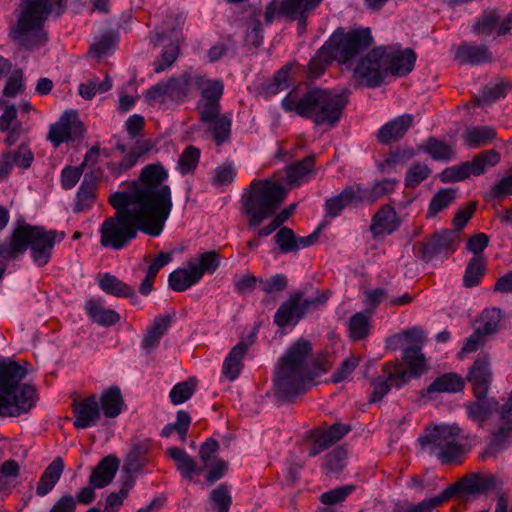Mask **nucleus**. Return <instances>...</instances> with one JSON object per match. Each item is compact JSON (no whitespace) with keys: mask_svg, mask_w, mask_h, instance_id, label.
<instances>
[{"mask_svg":"<svg viewBox=\"0 0 512 512\" xmlns=\"http://www.w3.org/2000/svg\"><path fill=\"white\" fill-rule=\"evenodd\" d=\"M321 1L322 0H283L277 2L273 0L266 7L264 13L265 22L270 24L275 14L278 12L292 20H297L300 30L303 31L306 28L308 13L313 11Z\"/></svg>","mask_w":512,"mask_h":512,"instance_id":"nucleus-15","label":"nucleus"},{"mask_svg":"<svg viewBox=\"0 0 512 512\" xmlns=\"http://www.w3.org/2000/svg\"><path fill=\"white\" fill-rule=\"evenodd\" d=\"M457 189L455 188H442L431 199L429 208L426 214L427 218L435 217L439 212L446 209L455 199Z\"/></svg>","mask_w":512,"mask_h":512,"instance_id":"nucleus-44","label":"nucleus"},{"mask_svg":"<svg viewBox=\"0 0 512 512\" xmlns=\"http://www.w3.org/2000/svg\"><path fill=\"white\" fill-rule=\"evenodd\" d=\"M492 482H454L440 494L422 500L417 504L406 503L397 505L394 512H432L433 509L442 506L450 499L456 498L461 502H467L470 495L485 493Z\"/></svg>","mask_w":512,"mask_h":512,"instance_id":"nucleus-10","label":"nucleus"},{"mask_svg":"<svg viewBox=\"0 0 512 512\" xmlns=\"http://www.w3.org/2000/svg\"><path fill=\"white\" fill-rule=\"evenodd\" d=\"M496 138V131L490 126H475L467 128L463 133L465 144L470 148H477L492 142Z\"/></svg>","mask_w":512,"mask_h":512,"instance_id":"nucleus-33","label":"nucleus"},{"mask_svg":"<svg viewBox=\"0 0 512 512\" xmlns=\"http://www.w3.org/2000/svg\"><path fill=\"white\" fill-rule=\"evenodd\" d=\"M209 502L215 512H230L233 503L230 487L225 483L218 485L210 492Z\"/></svg>","mask_w":512,"mask_h":512,"instance_id":"nucleus-43","label":"nucleus"},{"mask_svg":"<svg viewBox=\"0 0 512 512\" xmlns=\"http://www.w3.org/2000/svg\"><path fill=\"white\" fill-rule=\"evenodd\" d=\"M200 157V150L192 145L185 148L178 160V169L183 175L192 172Z\"/></svg>","mask_w":512,"mask_h":512,"instance_id":"nucleus-58","label":"nucleus"},{"mask_svg":"<svg viewBox=\"0 0 512 512\" xmlns=\"http://www.w3.org/2000/svg\"><path fill=\"white\" fill-rule=\"evenodd\" d=\"M149 449V441H142L133 445L122 466V472L125 474L126 480L141 475V472L148 465Z\"/></svg>","mask_w":512,"mask_h":512,"instance_id":"nucleus-24","label":"nucleus"},{"mask_svg":"<svg viewBox=\"0 0 512 512\" xmlns=\"http://www.w3.org/2000/svg\"><path fill=\"white\" fill-rule=\"evenodd\" d=\"M369 316L363 312L353 315L349 321V335L354 341L361 340L369 332Z\"/></svg>","mask_w":512,"mask_h":512,"instance_id":"nucleus-55","label":"nucleus"},{"mask_svg":"<svg viewBox=\"0 0 512 512\" xmlns=\"http://www.w3.org/2000/svg\"><path fill=\"white\" fill-rule=\"evenodd\" d=\"M199 281V275L194 272L192 267L189 269L179 268L171 272L168 278L169 287L178 292L190 288Z\"/></svg>","mask_w":512,"mask_h":512,"instance_id":"nucleus-39","label":"nucleus"},{"mask_svg":"<svg viewBox=\"0 0 512 512\" xmlns=\"http://www.w3.org/2000/svg\"><path fill=\"white\" fill-rule=\"evenodd\" d=\"M281 253L297 252L295 233L291 228L281 227L274 236Z\"/></svg>","mask_w":512,"mask_h":512,"instance_id":"nucleus-60","label":"nucleus"},{"mask_svg":"<svg viewBox=\"0 0 512 512\" xmlns=\"http://www.w3.org/2000/svg\"><path fill=\"white\" fill-rule=\"evenodd\" d=\"M373 43L370 28H357L345 32L337 28L329 39L318 49L308 64L310 77L317 78L335 60L340 64L353 61Z\"/></svg>","mask_w":512,"mask_h":512,"instance_id":"nucleus-4","label":"nucleus"},{"mask_svg":"<svg viewBox=\"0 0 512 512\" xmlns=\"http://www.w3.org/2000/svg\"><path fill=\"white\" fill-rule=\"evenodd\" d=\"M415 155L412 148H399L379 164L381 172H390L397 165H404Z\"/></svg>","mask_w":512,"mask_h":512,"instance_id":"nucleus-52","label":"nucleus"},{"mask_svg":"<svg viewBox=\"0 0 512 512\" xmlns=\"http://www.w3.org/2000/svg\"><path fill=\"white\" fill-rule=\"evenodd\" d=\"M498 402L494 399H477L467 405V414L473 421L483 423L497 410Z\"/></svg>","mask_w":512,"mask_h":512,"instance_id":"nucleus-37","label":"nucleus"},{"mask_svg":"<svg viewBox=\"0 0 512 512\" xmlns=\"http://www.w3.org/2000/svg\"><path fill=\"white\" fill-rule=\"evenodd\" d=\"M191 83V76L188 73H183L178 78H171L167 81L168 96L172 100L184 99L189 90Z\"/></svg>","mask_w":512,"mask_h":512,"instance_id":"nucleus-54","label":"nucleus"},{"mask_svg":"<svg viewBox=\"0 0 512 512\" xmlns=\"http://www.w3.org/2000/svg\"><path fill=\"white\" fill-rule=\"evenodd\" d=\"M133 482H124V485L118 492L110 493L105 499L103 512H118L128 497Z\"/></svg>","mask_w":512,"mask_h":512,"instance_id":"nucleus-56","label":"nucleus"},{"mask_svg":"<svg viewBox=\"0 0 512 512\" xmlns=\"http://www.w3.org/2000/svg\"><path fill=\"white\" fill-rule=\"evenodd\" d=\"M197 387V380L193 377L186 381L179 382L171 389L169 398L174 405H178L189 400Z\"/></svg>","mask_w":512,"mask_h":512,"instance_id":"nucleus-49","label":"nucleus"},{"mask_svg":"<svg viewBox=\"0 0 512 512\" xmlns=\"http://www.w3.org/2000/svg\"><path fill=\"white\" fill-rule=\"evenodd\" d=\"M346 458L347 450L342 446L336 447L327 454L322 465L325 475L327 477L336 476L345 467Z\"/></svg>","mask_w":512,"mask_h":512,"instance_id":"nucleus-47","label":"nucleus"},{"mask_svg":"<svg viewBox=\"0 0 512 512\" xmlns=\"http://www.w3.org/2000/svg\"><path fill=\"white\" fill-rule=\"evenodd\" d=\"M500 17L495 10L484 11L473 25V31L478 35L489 36L499 23Z\"/></svg>","mask_w":512,"mask_h":512,"instance_id":"nucleus-53","label":"nucleus"},{"mask_svg":"<svg viewBox=\"0 0 512 512\" xmlns=\"http://www.w3.org/2000/svg\"><path fill=\"white\" fill-rule=\"evenodd\" d=\"M355 490L354 485H343L321 494L320 502L324 505H335L346 500Z\"/></svg>","mask_w":512,"mask_h":512,"instance_id":"nucleus-59","label":"nucleus"},{"mask_svg":"<svg viewBox=\"0 0 512 512\" xmlns=\"http://www.w3.org/2000/svg\"><path fill=\"white\" fill-rule=\"evenodd\" d=\"M72 410L75 418L73 424L77 429L94 426L101 417L99 402L95 394L82 399H74Z\"/></svg>","mask_w":512,"mask_h":512,"instance_id":"nucleus-21","label":"nucleus"},{"mask_svg":"<svg viewBox=\"0 0 512 512\" xmlns=\"http://www.w3.org/2000/svg\"><path fill=\"white\" fill-rule=\"evenodd\" d=\"M420 149L433 160L449 161L455 156L453 145L436 137H429Z\"/></svg>","mask_w":512,"mask_h":512,"instance_id":"nucleus-32","label":"nucleus"},{"mask_svg":"<svg viewBox=\"0 0 512 512\" xmlns=\"http://www.w3.org/2000/svg\"><path fill=\"white\" fill-rule=\"evenodd\" d=\"M512 442V393L507 402L502 406L499 427L493 433V438L487 449L482 453V458H495Z\"/></svg>","mask_w":512,"mask_h":512,"instance_id":"nucleus-18","label":"nucleus"},{"mask_svg":"<svg viewBox=\"0 0 512 512\" xmlns=\"http://www.w3.org/2000/svg\"><path fill=\"white\" fill-rule=\"evenodd\" d=\"M431 173L430 168L421 163H416L412 165L406 173L405 176V185L408 188L417 187L422 181L427 179Z\"/></svg>","mask_w":512,"mask_h":512,"instance_id":"nucleus-62","label":"nucleus"},{"mask_svg":"<svg viewBox=\"0 0 512 512\" xmlns=\"http://www.w3.org/2000/svg\"><path fill=\"white\" fill-rule=\"evenodd\" d=\"M371 385L373 386V392L370 395L369 402L376 403L381 401L383 397L389 393L391 385H394V383L388 379L387 375L383 372V376L374 379Z\"/></svg>","mask_w":512,"mask_h":512,"instance_id":"nucleus-64","label":"nucleus"},{"mask_svg":"<svg viewBox=\"0 0 512 512\" xmlns=\"http://www.w3.org/2000/svg\"><path fill=\"white\" fill-rule=\"evenodd\" d=\"M85 308L91 319L99 325L111 326L120 319L116 311L106 309L99 301L90 300L86 303Z\"/></svg>","mask_w":512,"mask_h":512,"instance_id":"nucleus-36","label":"nucleus"},{"mask_svg":"<svg viewBox=\"0 0 512 512\" xmlns=\"http://www.w3.org/2000/svg\"><path fill=\"white\" fill-rule=\"evenodd\" d=\"M454 60L460 65H482L493 61V53L485 44L462 42L454 55Z\"/></svg>","mask_w":512,"mask_h":512,"instance_id":"nucleus-23","label":"nucleus"},{"mask_svg":"<svg viewBox=\"0 0 512 512\" xmlns=\"http://www.w3.org/2000/svg\"><path fill=\"white\" fill-rule=\"evenodd\" d=\"M195 86L200 91V99L196 104L199 122L206 125L217 145L226 142L231 132V119L221 113L220 100L224 91V84L220 79H208L205 76H196Z\"/></svg>","mask_w":512,"mask_h":512,"instance_id":"nucleus-5","label":"nucleus"},{"mask_svg":"<svg viewBox=\"0 0 512 512\" xmlns=\"http://www.w3.org/2000/svg\"><path fill=\"white\" fill-rule=\"evenodd\" d=\"M94 199L95 192L93 184H88L84 181L77 193V202L75 204L74 211L78 213L89 208Z\"/></svg>","mask_w":512,"mask_h":512,"instance_id":"nucleus-63","label":"nucleus"},{"mask_svg":"<svg viewBox=\"0 0 512 512\" xmlns=\"http://www.w3.org/2000/svg\"><path fill=\"white\" fill-rule=\"evenodd\" d=\"M64 238L62 231H48L43 226L18 223L10 236V260H15L30 248L34 263L43 267L50 261L55 243Z\"/></svg>","mask_w":512,"mask_h":512,"instance_id":"nucleus-7","label":"nucleus"},{"mask_svg":"<svg viewBox=\"0 0 512 512\" xmlns=\"http://www.w3.org/2000/svg\"><path fill=\"white\" fill-rule=\"evenodd\" d=\"M460 429L457 426L440 425L427 427L418 442L423 450L436 456L442 464H456L461 462L464 454L463 445L458 443L457 437Z\"/></svg>","mask_w":512,"mask_h":512,"instance_id":"nucleus-9","label":"nucleus"},{"mask_svg":"<svg viewBox=\"0 0 512 512\" xmlns=\"http://www.w3.org/2000/svg\"><path fill=\"white\" fill-rule=\"evenodd\" d=\"M348 104L344 93L313 88L302 95L297 90L291 91L282 101L285 111L296 112L299 116L311 119L316 125L334 127L342 117Z\"/></svg>","mask_w":512,"mask_h":512,"instance_id":"nucleus-3","label":"nucleus"},{"mask_svg":"<svg viewBox=\"0 0 512 512\" xmlns=\"http://www.w3.org/2000/svg\"><path fill=\"white\" fill-rule=\"evenodd\" d=\"M383 48L385 50L383 57L385 58L388 73L402 77L408 75L413 70L416 54L412 49L406 48L401 50L392 46Z\"/></svg>","mask_w":512,"mask_h":512,"instance_id":"nucleus-20","label":"nucleus"},{"mask_svg":"<svg viewBox=\"0 0 512 512\" xmlns=\"http://www.w3.org/2000/svg\"><path fill=\"white\" fill-rule=\"evenodd\" d=\"M179 45L176 42H171L163 48L160 58L154 61V71L156 73L163 72L166 68L171 66L179 55Z\"/></svg>","mask_w":512,"mask_h":512,"instance_id":"nucleus-57","label":"nucleus"},{"mask_svg":"<svg viewBox=\"0 0 512 512\" xmlns=\"http://www.w3.org/2000/svg\"><path fill=\"white\" fill-rule=\"evenodd\" d=\"M315 155H309L303 160L297 161L287 168V183L298 185L314 170Z\"/></svg>","mask_w":512,"mask_h":512,"instance_id":"nucleus-40","label":"nucleus"},{"mask_svg":"<svg viewBox=\"0 0 512 512\" xmlns=\"http://www.w3.org/2000/svg\"><path fill=\"white\" fill-rule=\"evenodd\" d=\"M192 418L185 410H179L176 413V422L167 424L161 431V436L168 438L173 432L179 435L181 442L186 441L187 432L189 430Z\"/></svg>","mask_w":512,"mask_h":512,"instance_id":"nucleus-46","label":"nucleus"},{"mask_svg":"<svg viewBox=\"0 0 512 512\" xmlns=\"http://www.w3.org/2000/svg\"><path fill=\"white\" fill-rule=\"evenodd\" d=\"M171 325V317L163 315L156 317L152 326L147 330V333L142 340V348L146 353L153 351L160 342L161 337L166 333Z\"/></svg>","mask_w":512,"mask_h":512,"instance_id":"nucleus-30","label":"nucleus"},{"mask_svg":"<svg viewBox=\"0 0 512 512\" xmlns=\"http://www.w3.org/2000/svg\"><path fill=\"white\" fill-rule=\"evenodd\" d=\"M486 272V259L484 256H474L468 262L463 276V284L471 288L480 283Z\"/></svg>","mask_w":512,"mask_h":512,"instance_id":"nucleus-42","label":"nucleus"},{"mask_svg":"<svg viewBox=\"0 0 512 512\" xmlns=\"http://www.w3.org/2000/svg\"><path fill=\"white\" fill-rule=\"evenodd\" d=\"M383 53H385L384 48L377 47L360 59L354 70V77L360 84L375 88L383 82L388 75Z\"/></svg>","mask_w":512,"mask_h":512,"instance_id":"nucleus-14","label":"nucleus"},{"mask_svg":"<svg viewBox=\"0 0 512 512\" xmlns=\"http://www.w3.org/2000/svg\"><path fill=\"white\" fill-rule=\"evenodd\" d=\"M397 183L398 181L396 179H384L376 182L371 189H364L360 185H357L360 201L372 204L393 192Z\"/></svg>","mask_w":512,"mask_h":512,"instance_id":"nucleus-34","label":"nucleus"},{"mask_svg":"<svg viewBox=\"0 0 512 512\" xmlns=\"http://www.w3.org/2000/svg\"><path fill=\"white\" fill-rule=\"evenodd\" d=\"M459 238L458 230L443 229L435 232L427 242L417 243L418 255L423 261L429 262L443 252L453 253Z\"/></svg>","mask_w":512,"mask_h":512,"instance_id":"nucleus-17","label":"nucleus"},{"mask_svg":"<svg viewBox=\"0 0 512 512\" xmlns=\"http://www.w3.org/2000/svg\"><path fill=\"white\" fill-rule=\"evenodd\" d=\"M120 466V460L115 455H108L92 469L88 480H113Z\"/></svg>","mask_w":512,"mask_h":512,"instance_id":"nucleus-41","label":"nucleus"},{"mask_svg":"<svg viewBox=\"0 0 512 512\" xmlns=\"http://www.w3.org/2000/svg\"><path fill=\"white\" fill-rule=\"evenodd\" d=\"M99 286L105 293L116 297H133L135 295L132 287L109 273L101 276Z\"/></svg>","mask_w":512,"mask_h":512,"instance_id":"nucleus-38","label":"nucleus"},{"mask_svg":"<svg viewBox=\"0 0 512 512\" xmlns=\"http://www.w3.org/2000/svg\"><path fill=\"white\" fill-rule=\"evenodd\" d=\"M220 255L216 251H208L199 255V264L189 262L188 266L192 267L194 272L199 275V279L203 277L205 272L213 273L220 265Z\"/></svg>","mask_w":512,"mask_h":512,"instance_id":"nucleus-50","label":"nucleus"},{"mask_svg":"<svg viewBox=\"0 0 512 512\" xmlns=\"http://www.w3.org/2000/svg\"><path fill=\"white\" fill-rule=\"evenodd\" d=\"M167 454L176 462L183 477H191L196 471V463L184 450L172 447L167 450Z\"/></svg>","mask_w":512,"mask_h":512,"instance_id":"nucleus-51","label":"nucleus"},{"mask_svg":"<svg viewBox=\"0 0 512 512\" xmlns=\"http://www.w3.org/2000/svg\"><path fill=\"white\" fill-rule=\"evenodd\" d=\"M248 348L249 343L243 341L239 342L231 349L225 358L222 373L230 381H233L238 377L243 367L242 359L247 353Z\"/></svg>","mask_w":512,"mask_h":512,"instance_id":"nucleus-29","label":"nucleus"},{"mask_svg":"<svg viewBox=\"0 0 512 512\" xmlns=\"http://www.w3.org/2000/svg\"><path fill=\"white\" fill-rule=\"evenodd\" d=\"M402 360L403 362H387L382 367V371L397 389H400L411 378H419L428 371L425 355L419 346L405 348Z\"/></svg>","mask_w":512,"mask_h":512,"instance_id":"nucleus-11","label":"nucleus"},{"mask_svg":"<svg viewBox=\"0 0 512 512\" xmlns=\"http://www.w3.org/2000/svg\"><path fill=\"white\" fill-rule=\"evenodd\" d=\"M0 399L2 417H18L35 406L37 391L33 385L20 382L11 394L0 395Z\"/></svg>","mask_w":512,"mask_h":512,"instance_id":"nucleus-16","label":"nucleus"},{"mask_svg":"<svg viewBox=\"0 0 512 512\" xmlns=\"http://www.w3.org/2000/svg\"><path fill=\"white\" fill-rule=\"evenodd\" d=\"M414 118L411 114H403L383 125L377 133L379 143L388 145L402 139L412 126Z\"/></svg>","mask_w":512,"mask_h":512,"instance_id":"nucleus-25","label":"nucleus"},{"mask_svg":"<svg viewBox=\"0 0 512 512\" xmlns=\"http://www.w3.org/2000/svg\"><path fill=\"white\" fill-rule=\"evenodd\" d=\"M168 172L162 164L145 166L138 180L129 184L127 192L109 197L115 214L100 228V243L105 248L120 250L137 237L138 231L159 236L172 209L171 189L163 183Z\"/></svg>","mask_w":512,"mask_h":512,"instance_id":"nucleus-1","label":"nucleus"},{"mask_svg":"<svg viewBox=\"0 0 512 512\" xmlns=\"http://www.w3.org/2000/svg\"><path fill=\"white\" fill-rule=\"evenodd\" d=\"M287 189L270 179L254 180L241 198V212L249 229L272 217L287 196Z\"/></svg>","mask_w":512,"mask_h":512,"instance_id":"nucleus-6","label":"nucleus"},{"mask_svg":"<svg viewBox=\"0 0 512 512\" xmlns=\"http://www.w3.org/2000/svg\"><path fill=\"white\" fill-rule=\"evenodd\" d=\"M118 40L119 36L117 32L107 30L101 34L100 39L91 46L90 50L100 58L113 48Z\"/></svg>","mask_w":512,"mask_h":512,"instance_id":"nucleus-61","label":"nucleus"},{"mask_svg":"<svg viewBox=\"0 0 512 512\" xmlns=\"http://www.w3.org/2000/svg\"><path fill=\"white\" fill-rule=\"evenodd\" d=\"M399 226L397 215L393 207L390 205H383L373 216L370 226L371 232L374 236L384 233H392Z\"/></svg>","mask_w":512,"mask_h":512,"instance_id":"nucleus-27","label":"nucleus"},{"mask_svg":"<svg viewBox=\"0 0 512 512\" xmlns=\"http://www.w3.org/2000/svg\"><path fill=\"white\" fill-rule=\"evenodd\" d=\"M304 291H297L283 302L274 315V323L284 328L289 324L295 325L309 310L324 305L330 291H317L315 297L304 298Z\"/></svg>","mask_w":512,"mask_h":512,"instance_id":"nucleus-12","label":"nucleus"},{"mask_svg":"<svg viewBox=\"0 0 512 512\" xmlns=\"http://www.w3.org/2000/svg\"><path fill=\"white\" fill-rule=\"evenodd\" d=\"M500 161V153L496 150H486L478 153L471 161L463 162L446 168L440 174L443 183L463 181L470 176H480L484 174L489 167H494Z\"/></svg>","mask_w":512,"mask_h":512,"instance_id":"nucleus-13","label":"nucleus"},{"mask_svg":"<svg viewBox=\"0 0 512 512\" xmlns=\"http://www.w3.org/2000/svg\"><path fill=\"white\" fill-rule=\"evenodd\" d=\"M328 369V362L314 359L311 343L301 338L278 361L273 379L275 394L284 400L293 399L305 393L308 385Z\"/></svg>","mask_w":512,"mask_h":512,"instance_id":"nucleus-2","label":"nucleus"},{"mask_svg":"<svg viewBox=\"0 0 512 512\" xmlns=\"http://www.w3.org/2000/svg\"><path fill=\"white\" fill-rule=\"evenodd\" d=\"M464 388V380L455 373H446L437 377L426 389V394L456 393Z\"/></svg>","mask_w":512,"mask_h":512,"instance_id":"nucleus-31","label":"nucleus"},{"mask_svg":"<svg viewBox=\"0 0 512 512\" xmlns=\"http://www.w3.org/2000/svg\"><path fill=\"white\" fill-rule=\"evenodd\" d=\"M360 202L357 185L347 186L341 191V193L326 200V213L330 217H336L346 206Z\"/></svg>","mask_w":512,"mask_h":512,"instance_id":"nucleus-28","label":"nucleus"},{"mask_svg":"<svg viewBox=\"0 0 512 512\" xmlns=\"http://www.w3.org/2000/svg\"><path fill=\"white\" fill-rule=\"evenodd\" d=\"M51 13L50 0H26L16 24L9 32L19 46L32 50L46 43L44 23Z\"/></svg>","mask_w":512,"mask_h":512,"instance_id":"nucleus-8","label":"nucleus"},{"mask_svg":"<svg viewBox=\"0 0 512 512\" xmlns=\"http://www.w3.org/2000/svg\"><path fill=\"white\" fill-rule=\"evenodd\" d=\"M510 89H512V84L503 80L496 84H489L484 87L479 96L474 98V102L479 105H490L504 97Z\"/></svg>","mask_w":512,"mask_h":512,"instance_id":"nucleus-45","label":"nucleus"},{"mask_svg":"<svg viewBox=\"0 0 512 512\" xmlns=\"http://www.w3.org/2000/svg\"><path fill=\"white\" fill-rule=\"evenodd\" d=\"M466 379L472 385V391L476 399H484L487 396L493 380L489 354H482L476 358L468 370Z\"/></svg>","mask_w":512,"mask_h":512,"instance_id":"nucleus-19","label":"nucleus"},{"mask_svg":"<svg viewBox=\"0 0 512 512\" xmlns=\"http://www.w3.org/2000/svg\"><path fill=\"white\" fill-rule=\"evenodd\" d=\"M100 403L103 413L107 418H115L118 416L124 405L120 389L113 386L104 391L100 397Z\"/></svg>","mask_w":512,"mask_h":512,"instance_id":"nucleus-35","label":"nucleus"},{"mask_svg":"<svg viewBox=\"0 0 512 512\" xmlns=\"http://www.w3.org/2000/svg\"><path fill=\"white\" fill-rule=\"evenodd\" d=\"M502 319V312L499 308H487L485 309L477 319L480 329L485 335H493L498 332L499 323Z\"/></svg>","mask_w":512,"mask_h":512,"instance_id":"nucleus-48","label":"nucleus"},{"mask_svg":"<svg viewBox=\"0 0 512 512\" xmlns=\"http://www.w3.org/2000/svg\"><path fill=\"white\" fill-rule=\"evenodd\" d=\"M26 374V368L17 362L0 358V395L11 394Z\"/></svg>","mask_w":512,"mask_h":512,"instance_id":"nucleus-26","label":"nucleus"},{"mask_svg":"<svg viewBox=\"0 0 512 512\" xmlns=\"http://www.w3.org/2000/svg\"><path fill=\"white\" fill-rule=\"evenodd\" d=\"M78 131L82 132V123L78 120L77 113L66 111L56 123L50 126L47 140L57 148L61 143L69 141L72 133Z\"/></svg>","mask_w":512,"mask_h":512,"instance_id":"nucleus-22","label":"nucleus"}]
</instances>
